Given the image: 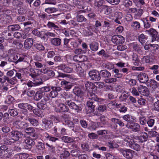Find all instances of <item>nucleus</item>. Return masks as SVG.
<instances>
[{
    "label": "nucleus",
    "mask_w": 159,
    "mask_h": 159,
    "mask_svg": "<svg viewBox=\"0 0 159 159\" xmlns=\"http://www.w3.org/2000/svg\"><path fill=\"white\" fill-rule=\"evenodd\" d=\"M55 103L56 104L54 105L53 107L56 112H66L68 111V108L64 104L61 103V101L60 99L57 100Z\"/></svg>",
    "instance_id": "1"
},
{
    "label": "nucleus",
    "mask_w": 159,
    "mask_h": 159,
    "mask_svg": "<svg viewBox=\"0 0 159 159\" xmlns=\"http://www.w3.org/2000/svg\"><path fill=\"white\" fill-rule=\"evenodd\" d=\"M10 136L14 143L18 140L20 138L24 137V135L20 132L13 131L10 133Z\"/></svg>",
    "instance_id": "2"
},
{
    "label": "nucleus",
    "mask_w": 159,
    "mask_h": 159,
    "mask_svg": "<svg viewBox=\"0 0 159 159\" xmlns=\"http://www.w3.org/2000/svg\"><path fill=\"white\" fill-rule=\"evenodd\" d=\"M126 127L134 132L139 131L140 127L139 124L134 122L127 123L126 125Z\"/></svg>",
    "instance_id": "3"
},
{
    "label": "nucleus",
    "mask_w": 159,
    "mask_h": 159,
    "mask_svg": "<svg viewBox=\"0 0 159 159\" xmlns=\"http://www.w3.org/2000/svg\"><path fill=\"white\" fill-rule=\"evenodd\" d=\"M111 41L113 43L116 44H120L124 43L125 38L121 35H115L112 37Z\"/></svg>",
    "instance_id": "4"
},
{
    "label": "nucleus",
    "mask_w": 159,
    "mask_h": 159,
    "mask_svg": "<svg viewBox=\"0 0 159 159\" xmlns=\"http://www.w3.org/2000/svg\"><path fill=\"white\" fill-rule=\"evenodd\" d=\"M85 86L87 90L89 92L88 95L91 93H93V92H96V86L95 84H94L93 83L88 82L85 84Z\"/></svg>",
    "instance_id": "5"
},
{
    "label": "nucleus",
    "mask_w": 159,
    "mask_h": 159,
    "mask_svg": "<svg viewBox=\"0 0 159 159\" xmlns=\"http://www.w3.org/2000/svg\"><path fill=\"white\" fill-rule=\"evenodd\" d=\"M73 67L80 77L84 75V72L83 69L82 68L80 64L78 63H75L72 65Z\"/></svg>",
    "instance_id": "6"
},
{
    "label": "nucleus",
    "mask_w": 159,
    "mask_h": 159,
    "mask_svg": "<svg viewBox=\"0 0 159 159\" xmlns=\"http://www.w3.org/2000/svg\"><path fill=\"white\" fill-rule=\"evenodd\" d=\"M138 80L140 82L145 83L148 80V75L145 73L140 72L137 75Z\"/></svg>",
    "instance_id": "7"
},
{
    "label": "nucleus",
    "mask_w": 159,
    "mask_h": 159,
    "mask_svg": "<svg viewBox=\"0 0 159 159\" xmlns=\"http://www.w3.org/2000/svg\"><path fill=\"white\" fill-rule=\"evenodd\" d=\"M121 152L124 156L128 159L132 158L134 153L133 151L129 149H122Z\"/></svg>",
    "instance_id": "8"
},
{
    "label": "nucleus",
    "mask_w": 159,
    "mask_h": 159,
    "mask_svg": "<svg viewBox=\"0 0 159 159\" xmlns=\"http://www.w3.org/2000/svg\"><path fill=\"white\" fill-rule=\"evenodd\" d=\"M89 77L93 80H98L100 79V74L96 70L91 71L89 72Z\"/></svg>",
    "instance_id": "9"
},
{
    "label": "nucleus",
    "mask_w": 159,
    "mask_h": 159,
    "mask_svg": "<svg viewBox=\"0 0 159 159\" xmlns=\"http://www.w3.org/2000/svg\"><path fill=\"white\" fill-rule=\"evenodd\" d=\"M66 105H67L70 108L75 110L77 112H79L81 111V107H79L74 102L71 101H66Z\"/></svg>",
    "instance_id": "10"
},
{
    "label": "nucleus",
    "mask_w": 159,
    "mask_h": 159,
    "mask_svg": "<svg viewBox=\"0 0 159 159\" xmlns=\"http://www.w3.org/2000/svg\"><path fill=\"white\" fill-rule=\"evenodd\" d=\"M137 89L139 93L143 95L147 96L148 95L149 92L146 86L140 85L138 86Z\"/></svg>",
    "instance_id": "11"
},
{
    "label": "nucleus",
    "mask_w": 159,
    "mask_h": 159,
    "mask_svg": "<svg viewBox=\"0 0 159 159\" xmlns=\"http://www.w3.org/2000/svg\"><path fill=\"white\" fill-rule=\"evenodd\" d=\"M52 91L49 93V96L52 98L56 97L58 95V92L60 91L61 89L58 87H51Z\"/></svg>",
    "instance_id": "12"
},
{
    "label": "nucleus",
    "mask_w": 159,
    "mask_h": 159,
    "mask_svg": "<svg viewBox=\"0 0 159 159\" xmlns=\"http://www.w3.org/2000/svg\"><path fill=\"white\" fill-rule=\"evenodd\" d=\"M146 32L151 35L153 38L152 42L158 39L157 40L159 41V38L157 36V32L154 29L152 28L149 30H147Z\"/></svg>",
    "instance_id": "13"
},
{
    "label": "nucleus",
    "mask_w": 159,
    "mask_h": 159,
    "mask_svg": "<svg viewBox=\"0 0 159 159\" xmlns=\"http://www.w3.org/2000/svg\"><path fill=\"white\" fill-rule=\"evenodd\" d=\"M42 138L43 141L49 140L52 142H55L56 140H58V139L49 135L47 133H45L43 134Z\"/></svg>",
    "instance_id": "14"
},
{
    "label": "nucleus",
    "mask_w": 159,
    "mask_h": 159,
    "mask_svg": "<svg viewBox=\"0 0 159 159\" xmlns=\"http://www.w3.org/2000/svg\"><path fill=\"white\" fill-rule=\"evenodd\" d=\"M147 85L153 89H156L159 86L158 83L154 80H150L147 83Z\"/></svg>",
    "instance_id": "15"
},
{
    "label": "nucleus",
    "mask_w": 159,
    "mask_h": 159,
    "mask_svg": "<svg viewBox=\"0 0 159 159\" xmlns=\"http://www.w3.org/2000/svg\"><path fill=\"white\" fill-rule=\"evenodd\" d=\"M14 125L17 128H23L28 126V124L24 122L17 120L14 123Z\"/></svg>",
    "instance_id": "16"
},
{
    "label": "nucleus",
    "mask_w": 159,
    "mask_h": 159,
    "mask_svg": "<svg viewBox=\"0 0 159 159\" xmlns=\"http://www.w3.org/2000/svg\"><path fill=\"white\" fill-rule=\"evenodd\" d=\"M58 69L63 70V71L67 73H70L73 70L72 69L64 65H61L58 66Z\"/></svg>",
    "instance_id": "17"
},
{
    "label": "nucleus",
    "mask_w": 159,
    "mask_h": 159,
    "mask_svg": "<svg viewBox=\"0 0 159 159\" xmlns=\"http://www.w3.org/2000/svg\"><path fill=\"white\" fill-rule=\"evenodd\" d=\"M62 121L63 124L67 125L69 127H73V123L69 120L68 117L67 116L66 117H65L64 116H62Z\"/></svg>",
    "instance_id": "18"
},
{
    "label": "nucleus",
    "mask_w": 159,
    "mask_h": 159,
    "mask_svg": "<svg viewBox=\"0 0 159 159\" xmlns=\"http://www.w3.org/2000/svg\"><path fill=\"white\" fill-rule=\"evenodd\" d=\"M33 41L32 39L29 38L25 40L24 45L25 47L27 49H29L32 46L33 44Z\"/></svg>",
    "instance_id": "19"
},
{
    "label": "nucleus",
    "mask_w": 159,
    "mask_h": 159,
    "mask_svg": "<svg viewBox=\"0 0 159 159\" xmlns=\"http://www.w3.org/2000/svg\"><path fill=\"white\" fill-rule=\"evenodd\" d=\"M88 97L89 99L94 100L99 102H101L103 101V99L98 98L94 93H90L88 95Z\"/></svg>",
    "instance_id": "20"
},
{
    "label": "nucleus",
    "mask_w": 159,
    "mask_h": 159,
    "mask_svg": "<svg viewBox=\"0 0 159 159\" xmlns=\"http://www.w3.org/2000/svg\"><path fill=\"white\" fill-rule=\"evenodd\" d=\"M8 149L7 146L2 145L0 147V156L2 154H7L8 153Z\"/></svg>",
    "instance_id": "21"
},
{
    "label": "nucleus",
    "mask_w": 159,
    "mask_h": 159,
    "mask_svg": "<svg viewBox=\"0 0 159 159\" xmlns=\"http://www.w3.org/2000/svg\"><path fill=\"white\" fill-rule=\"evenodd\" d=\"M123 118L125 121L129 122L135 121V117L129 115H124L123 116Z\"/></svg>",
    "instance_id": "22"
},
{
    "label": "nucleus",
    "mask_w": 159,
    "mask_h": 159,
    "mask_svg": "<svg viewBox=\"0 0 159 159\" xmlns=\"http://www.w3.org/2000/svg\"><path fill=\"white\" fill-rule=\"evenodd\" d=\"M148 137V136L147 133L144 132L141 133L140 136L139 138V142L142 143L147 141Z\"/></svg>",
    "instance_id": "23"
},
{
    "label": "nucleus",
    "mask_w": 159,
    "mask_h": 159,
    "mask_svg": "<svg viewBox=\"0 0 159 159\" xmlns=\"http://www.w3.org/2000/svg\"><path fill=\"white\" fill-rule=\"evenodd\" d=\"M43 122L45 125V128L47 129H48L52 126L53 123L51 120H47L45 119H44L43 120Z\"/></svg>",
    "instance_id": "24"
},
{
    "label": "nucleus",
    "mask_w": 159,
    "mask_h": 159,
    "mask_svg": "<svg viewBox=\"0 0 159 159\" xmlns=\"http://www.w3.org/2000/svg\"><path fill=\"white\" fill-rule=\"evenodd\" d=\"M132 138L131 136H128L124 139L125 142H126L127 145L129 147V145H132L134 142V140Z\"/></svg>",
    "instance_id": "25"
},
{
    "label": "nucleus",
    "mask_w": 159,
    "mask_h": 159,
    "mask_svg": "<svg viewBox=\"0 0 159 159\" xmlns=\"http://www.w3.org/2000/svg\"><path fill=\"white\" fill-rule=\"evenodd\" d=\"M83 12V11L81 10L80 11L77 12V14H78L79 13H82ZM76 18L77 21L79 22H81L86 20V19L81 15H78L76 16Z\"/></svg>",
    "instance_id": "26"
},
{
    "label": "nucleus",
    "mask_w": 159,
    "mask_h": 159,
    "mask_svg": "<svg viewBox=\"0 0 159 159\" xmlns=\"http://www.w3.org/2000/svg\"><path fill=\"white\" fill-rule=\"evenodd\" d=\"M29 154L26 153H20L16 155V159H26L29 157Z\"/></svg>",
    "instance_id": "27"
},
{
    "label": "nucleus",
    "mask_w": 159,
    "mask_h": 159,
    "mask_svg": "<svg viewBox=\"0 0 159 159\" xmlns=\"http://www.w3.org/2000/svg\"><path fill=\"white\" fill-rule=\"evenodd\" d=\"M3 139L4 143L7 145H11L12 143H14V141H12L10 136L9 137H5Z\"/></svg>",
    "instance_id": "28"
},
{
    "label": "nucleus",
    "mask_w": 159,
    "mask_h": 159,
    "mask_svg": "<svg viewBox=\"0 0 159 159\" xmlns=\"http://www.w3.org/2000/svg\"><path fill=\"white\" fill-rule=\"evenodd\" d=\"M20 28V26L18 25H14L8 26V30L9 31H14L19 30Z\"/></svg>",
    "instance_id": "29"
},
{
    "label": "nucleus",
    "mask_w": 159,
    "mask_h": 159,
    "mask_svg": "<svg viewBox=\"0 0 159 159\" xmlns=\"http://www.w3.org/2000/svg\"><path fill=\"white\" fill-rule=\"evenodd\" d=\"M61 40L57 38H55L51 40V43L54 45L58 46L61 43Z\"/></svg>",
    "instance_id": "30"
},
{
    "label": "nucleus",
    "mask_w": 159,
    "mask_h": 159,
    "mask_svg": "<svg viewBox=\"0 0 159 159\" xmlns=\"http://www.w3.org/2000/svg\"><path fill=\"white\" fill-rule=\"evenodd\" d=\"M90 48L93 51H96L98 49V44L96 42L90 44Z\"/></svg>",
    "instance_id": "31"
},
{
    "label": "nucleus",
    "mask_w": 159,
    "mask_h": 159,
    "mask_svg": "<svg viewBox=\"0 0 159 159\" xmlns=\"http://www.w3.org/2000/svg\"><path fill=\"white\" fill-rule=\"evenodd\" d=\"M131 26L134 29L137 30L140 28V24L139 22L135 21L132 23Z\"/></svg>",
    "instance_id": "32"
},
{
    "label": "nucleus",
    "mask_w": 159,
    "mask_h": 159,
    "mask_svg": "<svg viewBox=\"0 0 159 159\" xmlns=\"http://www.w3.org/2000/svg\"><path fill=\"white\" fill-rule=\"evenodd\" d=\"M100 74L101 75L104 77H109L111 74L110 73L106 70H103L100 71Z\"/></svg>",
    "instance_id": "33"
},
{
    "label": "nucleus",
    "mask_w": 159,
    "mask_h": 159,
    "mask_svg": "<svg viewBox=\"0 0 159 159\" xmlns=\"http://www.w3.org/2000/svg\"><path fill=\"white\" fill-rule=\"evenodd\" d=\"M70 155V153L67 151L64 150L60 154L61 159H66Z\"/></svg>",
    "instance_id": "34"
},
{
    "label": "nucleus",
    "mask_w": 159,
    "mask_h": 159,
    "mask_svg": "<svg viewBox=\"0 0 159 159\" xmlns=\"http://www.w3.org/2000/svg\"><path fill=\"white\" fill-rule=\"evenodd\" d=\"M33 112L36 115L40 117L43 116V114L42 111L38 109H34L33 110Z\"/></svg>",
    "instance_id": "35"
},
{
    "label": "nucleus",
    "mask_w": 159,
    "mask_h": 159,
    "mask_svg": "<svg viewBox=\"0 0 159 159\" xmlns=\"http://www.w3.org/2000/svg\"><path fill=\"white\" fill-rule=\"evenodd\" d=\"M43 96V94L40 90H39L35 94L34 97V99L36 101L39 100L42 98Z\"/></svg>",
    "instance_id": "36"
},
{
    "label": "nucleus",
    "mask_w": 159,
    "mask_h": 159,
    "mask_svg": "<svg viewBox=\"0 0 159 159\" xmlns=\"http://www.w3.org/2000/svg\"><path fill=\"white\" fill-rule=\"evenodd\" d=\"M159 66L157 65H154L149 68V69L153 70V73L154 74H157L159 73L158 70Z\"/></svg>",
    "instance_id": "37"
},
{
    "label": "nucleus",
    "mask_w": 159,
    "mask_h": 159,
    "mask_svg": "<svg viewBox=\"0 0 159 159\" xmlns=\"http://www.w3.org/2000/svg\"><path fill=\"white\" fill-rule=\"evenodd\" d=\"M41 82H36L33 83L31 81H29L27 83V85L29 87H31L33 86H36L39 85L41 84Z\"/></svg>",
    "instance_id": "38"
},
{
    "label": "nucleus",
    "mask_w": 159,
    "mask_h": 159,
    "mask_svg": "<svg viewBox=\"0 0 159 159\" xmlns=\"http://www.w3.org/2000/svg\"><path fill=\"white\" fill-rule=\"evenodd\" d=\"M25 143L26 144L29 146H31L34 144V142L33 140L30 137L26 138L25 140Z\"/></svg>",
    "instance_id": "39"
},
{
    "label": "nucleus",
    "mask_w": 159,
    "mask_h": 159,
    "mask_svg": "<svg viewBox=\"0 0 159 159\" xmlns=\"http://www.w3.org/2000/svg\"><path fill=\"white\" fill-rule=\"evenodd\" d=\"M152 59L150 58L149 56H147L144 57L142 58V61L143 63H150L151 62H152Z\"/></svg>",
    "instance_id": "40"
},
{
    "label": "nucleus",
    "mask_w": 159,
    "mask_h": 159,
    "mask_svg": "<svg viewBox=\"0 0 159 159\" xmlns=\"http://www.w3.org/2000/svg\"><path fill=\"white\" fill-rule=\"evenodd\" d=\"M62 140L66 143H71L73 141V139L68 136H64L62 138Z\"/></svg>",
    "instance_id": "41"
},
{
    "label": "nucleus",
    "mask_w": 159,
    "mask_h": 159,
    "mask_svg": "<svg viewBox=\"0 0 159 159\" xmlns=\"http://www.w3.org/2000/svg\"><path fill=\"white\" fill-rule=\"evenodd\" d=\"M131 45L134 50L137 51L139 52H141V48L139 47L137 44L134 43H132L131 44Z\"/></svg>",
    "instance_id": "42"
},
{
    "label": "nucleus",
    "mask_w": 159,
    "mask_h": 159,
    "mask_svg": "<svg viewBox=\"0 0 159 159\" xmlns=\"http://www.w3.org/2000/svg\"><path fill=\"white\" fill-rule=\"evenodd\" d=\"M58 10L57 8L54 7H48L45 9V11L48 13H50L56 12Z\"/></svg>",
    "instance_id": "43"
},
{
    "label": "nucleus",
    "mask_w": 159,
    "mask_h": 159,
    "mask_svg": "<svg viewBox=\"0 0 159 159\" xmlns=\"http://www.w3.org/2000/svg\"><path fill=\"white\" fill-rule=\"evenodd\" d=\"M29 121L31 124L34 126H36L39 123V121L34 119L29 118Z\"/></svg>",
    "instance_id": "44"
},
{
    "label": "nucleus",
    "mask_w": 159,
    "mask_h": 159,
    "mask_svg": "<svg viewBox=\"0 0 159 159\" xmlns=\"http://www.w3.org/2000/svg\"><path fill=\"white\" fill-rule=\"evenodd\" d=\"M129 147L137 151L140 149V147L139 145L134 142L132 145H129Z\"/></svg>",
    "instance_id": "45"
},
{
    "label": "nucleus",
    "mask_w": 159,
    "mask_h": 159,
    "mask_svg": "<svg viewBox=\"0 0 159 159\" xmlns=\"http://www.w3.org/2000/svg\"><path fill=\"white\" fill-rule=\"evenodd\" d=\"M87 105L89 107L91 108L90 112H93L94 111V108L95 107V105L93 104V102L91 101H89L87 102Z\"/></svg>",
    "instance_id": "46"
},
{
    "label": "nucleus",
    "mask_w": 159,
    "mask_h": 159,
    "mask_svg": "<svg viewBox=\"0 0 159 159\" xmlns=\"http://www.w3.org/2000/svg\"><path fill=\"white\" fill-rule=\"evenodd\" d=\"M73 91L75 94L78 95L79 96H82L83 95V93L81 91L80 89L78 87L75 88Z\"/></svg>",
    "instance_id": "47"
},
{
    "label": "nucleus",
    "mask_w": 159,
    "mask_h": 159,
    "mask_svg": "<svg viewBox=\"0 0 159 159\" xmlns=\"http://www.w3.org/2000/svg\"><path fill=\"white\" fill-rule=\"evenodd\" d=\"M107 108V106L106 105H100L98 108V110L100 112H103L105 111Z\"/></svg>",
    "instance_id": "48"
},
{
    "label": "nucleus",
    "mask_w": 159,
    "mask_h": 159,
    "mask_svg": "<svg viewBox=\"0 0 159 159\" xmlns=\"http://www.w3.org/2000/svg\"><path fill=\"white\" fill-rule=\"evenodd\" d=\"M132 4V2L130 0H125L123 3V5L126 7H128Z\"/></svg>",
    "instance_id": "49"
},
{
    "label": "nucleus",
    "mask_w": 159,
    "mask_h": 159,
    "mask_svg": "<svg viewBox=\"0 0 159 159\" xmlns=\"http://www.w3.org/2000/svg\"><path fill=\"white\" fill-rule=\"evenodd\" d=\"M139 41L142 44L147 39V38L143 34H141L139 36Z\"/></svg>",
    "instance_id": "50"
},
{
    "label": "nucleus",
    "mask_w": 159,
    "mask_h": 159,
    "mask_svg": "<svg viewBox=\"0 0 159 159\" xmlns=\"http://www.w3.org/2000/svg\"><path fill=\"white\" fill-rule=\"evenodd\" d=\"M8 112L11 116H15L17 115L18 113L16 109H10Z\"/></svg>",
    "instance_id": "51"
},
{
    "label": "nucleus",
    "mask_w": 159,
    "mask_h": 159,
    "mask_svg": "<svg viewBox=\"0 0 159 159\" xmlns=\"http://www.w3.org/2000/svg\"><path fill=\"white\" fill-rule=\"evenodd\" d=\"M107 2L112 5H117L119 4L120 0H106Z\"/></svg>",
    "instance_id": "52"
},
{
    "label": "nucleus",
    "mask_w": 159,
    "mask_h": 159,
    "mask_svg": "<svg viewBox=\"0 0 159 159\" xmlns=\"http://www.w3.org/2000/svg\"><path fill=\"white\" fill-rule=\"evenodd\" d=\"M81 147L83 150L84 151H86L89 150V145L87 143H84L82 144L81 145Z\"/></svg>",
    "instance_id": "53"
},
{
    "label": "nucleus",
    "mask_w": 159,
    "mask_h": 159,
    "mask_svg": "<svg viewBox=\"0 0 159 159\" xmlns=\"http://www.w3.org/2000/svg\"><path fill=\"white\" fill-rule=\"evenodd\" d=\"M51 89L49 87L45 86L42 87L40 89V91L43 94L44 92H47L50 90Z\"/></svg>",
    "instance_id": "54"
},
{
    "label": "nucleus",
    "mask_w": 159,
    "mask_h": 159,
    "mask_svg": "<svg viewBox=\"0 0 159 159\" xmlns=\"http://www.w3.org/2000/svg\"><path fill=\"white\" fill-rule=\"evenodd\" d=\"M16 78L15 77L13 78L12 79H9V78H7L6 80H7L8 82L10 83V84L13 85L16 84L17 82L16 80Z\"/></svg>",
    "instance_id": "55"
},
{
    "label": "nucleus",
    "mask_w": 159,
    "mask_h": 159,
    "mask_svg": "<svg viewBox=\"0 0 159 159\" xmlns=\"http://www.w3.org/2000/svg\"><path fill=\"white\" fill-rule=\"evenodd\" d=\"M47 26L48 28H50L56 29L58 28V26L51 22H49L48 23Z\"/></svg>",
    "instance_id": "56"
},
{
    "label": "nucleus",
    "mask_w": 159,
    "mask_h": 159,
    "mask_svg": "<svg viewBox=\"0 0 159 159\" xmlns=\"http://www.w3.org/2000/svg\"><path fill=\"white\" fill-rule=\"evenodd\" d=\"M80 151L78 150H72L71 152V154L73 156L76 157L79 154Z\"/></svg>",
    "instance_id": "57"
},
{
    "label": "nucleus",
    "mask_w": 159,
    "mask_h": 159,
    "mask_svg": "<svg viewBox=\"0 0 159 159\" xmlns=\"http://www.w3.org/2000/svg\"><path fill=\"white\" fill-rule=\"evenodd\" d=\"M131 93L134 96H137L139 95V93L137 90V89L134 87H133L131 89Z\"/></svg>",
    "instance_id": "58"
},
{
    "label": "nucleus",
    "mask_w": 159,
    "mask_h": 159,
    "mask_svg": "<svg viewBox=\"0 0 159 159\" xmlns=\"http://www.w3.org/2000/svg\"><path fill=\"white\" fill-rule=\"evenodd\" d=\"M25 132L27 133L32 134L35 132V130L33 127H28L25 129Z\"/></svg>",
    "instance_id": "59"
},
{
    "label": "nucleus",
    "mask_w": 159,
    "mask_h": 159,
    "mask_svg": "<svg viewBox=\"0 0 159 159\" xmlns=\"http://www.w3.org/2000/svg\"><path fill=\"white\" fill-rule=\"evenodd\" d=\"M96 85H95L96 86V88H97L99 89L102 88L104 86V83L99 82L97 83H95Z\"/></svg>",
    "instance_id": "60"
},
{
    "label": "nucleus",
    "mask_w": 159,
    "mask_h": 159,
    "mask_svg": "<svg viewBox=\"0 0 159 159\" xmlns=\"http://www.w3.org/2000/svg\"><path fill=\"white\" fill-rule=\"evenodd\" d=\"M146 22L144 20H143V22L144 28L146 29H148L149 28L151 25L150 23L148 22V20L146 19Z\"/></svg>",
    "instance_id": "61"
},
{
    "label": "nucleus",
    "mask_w": 159,
    "mask_h": 159,
    "mask_svg": "<svg viewBox=\"0 0 159 159\" xmlns=\"http://www.w3.org/2000/svg\"><path fill=\"white\" fill-rule=\"evenodd\" d=\"M155 120L153 119H150L147 122V123L149 127H152L154 125Z\"/></svg>",
    "instance_id": "62"
},
{
    "label": "nucleus",
    "mask_w": 159,
    "mask_h": 159,
    "mask_svg": "<svg viewBox=\"0 0 159 159\" xmlns=\"http://www.w3.org/2000/svg\"><path fill=\"white\" fill-rule=\"evenodd\" d=\"M107 159H120L117 156H114L110 154H108L106 155Z\"/></svg>",
    "instance_id": "63"
},
{
    "label": "nucleus",
    "mask_w": 159,
    "mask_h": 159,
    "mask_svg": "<svg viewBox=\"0 0 159 159\" xmlns=\"http://www.w3.org/2000/svg\"><path fill=\"white\" fill-rule=\"evenodd\" d=\"M154 108L155 110L159 111V100L157 101L154 103Z\"/></svg>",
    "instance_id": "64"
}]
</instances>
